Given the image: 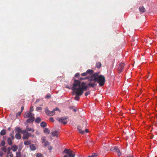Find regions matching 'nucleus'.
Returning a JSON list of instances; mask_svg holds the SVG:
<instances>
[{
  "mask_svg": "<svg viewBox=\"0 0 157 157\" xmlns=\"http://www.w3.org/2000/svg\"><path fill=\"white\" fill-rule=\"evenodd\" d=\"M99 72L95 73L92 75V78H94V80L95 82H97L99 83L100 86H102L104 84L105 82V77L102 75H98Z\"/></svg>",
  "mask_w": 157,
  "mask_h": 157,
  "instance_id": "obj_1",
  "label": "nucleus"
},
{
  "mask_svg": "<svg viewBox=\"0 0 157 157\" xmlns=\"http://www.w3.org/2000/svg\"><path fill=\"white\" fill-rule=\"evenodd\" d=\"M81 83L78 80H74L72 86L71 88L72 90L74 91L73 94H77V92L79 91V90L81 87Z\"/></svg>",
  "mask_w": 157,
  "mask_h": 157,
  "instance_id": "obj_2",
  "label": "nucleus"
},
{
  "mask_svg": "<svg viewBox=\"0 0 157 157\" xmlns=\"http://www.w3.org/2000/svg\"><path fill=\"white\" fill-rule=\"evenodd\" d=\"M24 117L25 118H29L26 121L27 123L33 122L35 119L34 114L29 111L25 113Z\"/></svg>",
  "mask_w": 157,
  "mask_h": 157,
  "instance_id": "obj_3",
  "label": "nucleus"
},
{
  "mask_svg": "<svg viewBox=\"0 0 157 157\" xmlns=\"http://www.w3.org/2000/svg\"><path fill=\"white\" fill-rule=\"evenodd\" d=\"M86 85V83L84 82H83L81 83V86L79 89V91L77 92V95H82L84 91H86L87 90H89L88 87V86L87 85Z\"/></svg>",
  "mask_w": 157,
  "mask_h": 157,
  "instance_id": "obj_4",
  "label": "nucleus"
},
{
  "mask_svg": "<svg viewBox=\"0 0 157 157\" xmlns=\"http://www.w3.org/2000/svg\"><path fill=\"white\" fill-rule=\"evenodd\" d=\"M82 123L83 124V125L82 126H79L78 127V130L79 132L81 134H83L84 132V130L85 129V132H86L88 133V129H85L87 125V122L86 121L84 120V121H83Z\"/></svg>",
  "mask_w": 157,
  "mask_h": 157,
  "instance_id": "obj_5",
  "label": "nucleus"
},
{
  "mask_svg": "<svg viewBox=\"0 0 157 157\" xmlns=\"http://www.w3.org/2000/svg\"><path fill=\"white\" fill-rule=\"evenodd\" d=\"M63 153H66L67 155H65L63 157H74L75 154L74 152L69 149H65L63 152Z\"/></svg>",
  "mask_w": 157,
  "mask_h": 157,
  "instance_id": "obj_6",
  "label": "nucleus"
},
{
  "mask_svg": "<svg viewBox=\"0 0 157 157\" xmlns=\"http://www.w3.org/2000/svg\"><path fill=\"white\" fill-rule=\"evenodd\" d=\"M59 111V109L58 107L56 108L52 111L49 110L48 108H46L45 110V112L49 116H52L54 115L55 114V111Z\"/></svg>",
  "mask_w": 157,
  "mask_h": 157,
  "instance_id": "obj_7",
  "label": "nucleus"
},
{
  "mask_svg": "<svg viewBox=\"0 0 157 157\" xmlns=\"http://www.w3.org/2000/svg\"><path fill=\"white\" fill-rule=\"evenodd\" d=\"M94 71L92 70L88 69L86 72L82 73L81 74L82 76H87L88 75H90L93 74Z\"/></svg>",
  "mask_w": 157,
  "mask_h": 157,
  "instance_id": "obj_8",
  "label": "nucleus"
},
{
  "mask_svg": "<svg viewBox=\"0 0 157 157\" xmlns=\"http://www.w3.org/2000/svg\"><path fill=\"white\" fill-rule=\"evenodd\" d=\"M67 118L66 117H62L60 118H57V120L60 123L63 124H66L67 123V121L66 120Z\"/></svg>",
  "mask_w": 157,
  "mask_h": 157,
  "instance_id": "obj_9",
  "label": "nucleus"
},
{
  "mask_svg": "<svg viewBox=\"0 0 157 157\" xmlns=\"http://www.w3.org/2000/svg\"><path fill=\"white\" fill-rule=\"evenodd\" d=\"M111 150L114 152H117V155L118 156H120L121 155V153L120 152V150L117 147H112L111 149Z\"/></svg>",
  "mask_w": 157,
  "mask_h": 157,
  "instance_id": "obj_10",
  "label": "nucleus"
},
{
  "mask_svg": "<svg viewBox=\"0 0 157 157\" xmlns=\"http://www.w3.org/2000/svg\"><path fill=\"white\" fill-rule=\"evenodd\" d=\"M124 65L125 64L123 63H121L119 64L118 70L120 72H121L122 71L123 69Z\"/></svg>",
  "mask_w": 157,
  "mask_h": 157,
  "instance_id": "obj_11",
  "label": "nucleus"
},
{
  "mask_svg": "<svg viewBox=\"0 0 157 157\" xmlns=\"http://www.w3.org/2000/svg\"><path fill=\"white\" fill-rule=\"evenodd\" d=\"M97 85V84L95 83V82H90L89 83L87 84V85L89 87H94Z\"/></svg>",
  "mask_w": 157,
  "mask_h": 157,
  "instance_id": "obj_12",
  "label": "nucleus"
},
{
  "mask_svg": "<svg viewBox=\"0 0 157 157\" xmlns=\"http://www.w3.org/2000/svg\"><path fill=\"white\" fill-rule=\"evenodd\" d=\"M59 132L58 131H55L51 132V134L53 136L58 137Z\"/></svg>",
  "mask_w": 157,
  "mask_h": 157,
  "instance_id": "obj_13",
  "label": "nucleus"
},
{
  "mask_svg": "<svg viewBox=\"0 0 157 157\" xmlns=\"http://www.w3.org/2000/svg\"><path fill=\"white\" fill-rule=\"evenodd\" d=\"M29 147L31 151H34L36 149V147L35 145L33 144H30L29 145Z\"/></svg>",
  "mask_w": 157,
  "mask_h": 157,
  "instance_id": "obj_14",
  "label": "nucleus"
},
{
  "mask_svg": "<svg viewBox=\"0 0 157 157\" xmlns=\"http://www.w3.org/2000/svg\"><path fill=\"white\" fill-rule=\"evenodd\" d=\"M12 151L14 152L17 151L18 149V146L16 145H13L11 147Z\"/></svg>",
  "mask_w": 157,
  "mask_h": 157,
  "instance_id": "obj_15",
  "label": "nucleus"
},
{
  "mask_svg": "<svg viewBox=\"0 0 157 157\" xmlns=\"http://www.w3.org/2000/svg\"><path fill=\"white\" fill-rule=\"evenodd\" d=\"M21 135L20 133H17L15 135V137L17 140L20 139L21 138Z\"/></svg>",
  "mask_w": 157,
  "mask_h": 157,
  "instance_id": "obj_16",
  "label": "nucleus"
},
{
  "mask_svg": "<svg viewBox=\"0 0 157 157\" xmlns=\"http://www.w3.org/2000/svg\"><path fill=\"white\" fill-rule=\"evenodd\" d=\"M139 11L140 12L144 13L146 12V10L144 6H142L139 8Z\"/></svg>",
  "mask_w": 157,
  "mask_h": 157,
  "instance_id": "obj_17",
  "label": "nucleus"
},
{
  "mask_svg": "<svg viewBox=\"0 0 157 157\" xmlns=\"http://www.w3.org/2000/svg\"><path fill=\"white\" fill-rule=\"evenodd\" d=\"M31 141L29 140H27L25 141L24 144L25 145H28L31 144Z\"/></svg>",
  "mask_w": 157,
  "mask_h": 157,
  "instance_id": "obj_18",
  "label": "nucleus"
},
{
  "mask_svg": "<svg viewBox=\"0 0 157 157\" xmlns=\"http://www.w3.org/2000/svg\"><path fill=\"white\" fill-rule=\"evenodd\" d=\"M15 131L17 132V133H20L22 132L21 128L19 127H16Z\"/></svg>",
  "mask_w": 157,
  "mask_h": 157,
  "instance_id": "obj_19",
  "label": "nucleus"
},
{
  "mask_svg": "<svg viewBox=\"0 0 157 157\" xmlns=\"http://www.w3.org/2000/svg\"><path fill=\"white\" fill-rule=\"evenodd\" d=\"M101 66V64L100 62H98L96 63V67L97 68H99Z\"/></svg>",
  "mask_w": 157,
  "mask_h": 157,
  "instance_id": "obj_20",
  "label": "nucleus"
},
{
  "mask_svg": "<svg viewBox=\"0 0 157 157\" xmlns=\"http://www.w3.org/2000/svg\"><path fill=\"white\" fill-rule=\"evenodd\" d=\"M7 142L8 144L10 145H11L13 144L11 139L10 137L7 138Z\"/></svg>",
  "mask_w": 157,
  "mask_h": 157,
  "instance_id": "obj_21",
  "label": "nucleus"
},
{
  "mask_svg": "<svg viewBox=\"0 0 157 157\" xmlns=\"http://www.w3.org/2000/svg\"><path fill=\"white\" fill-rule=\"evenodd\" d=\"M29 137L28 135H27V133L23 134L22 136V139L23 140H25L28 139Z\"/></svg>",
  "mask_w": 157,
  "mask_h": 157,
  "instance_id": "obj_22",
  "label": "nucleus"
},
{
  "mask_svg": "<svg viewBox=\"0 0 157 157\" xmlns=\"http://www.w3.org/2000/svg\"><path fill=\"white\" fill-rule=\"evenodd\" d=\"M40 126L43 128H44L47 126V124L45 122H42L40 123Z\"/></svg>",
  "mask_w": 157,
  "mask_h": 157,
  "instance_id": "obj_23",
  "label": "nucleus"
},
{
  "mask_svg": "<svg viewBox=\"0 0 157 157\" xmlns=\"http://www.w3.org/2000/svg\"><path fill=\"white\" fill-rule=\"evenodd\" d=\"M6 133V130L4 129H3L1 130L0 132V134L2 136H3L5 135Z\"/></svg>",
  "mask_w": 157,
  "mask_h": 157,
  "instance_id": "obj_24",
  "label": "nucleus"
},
{
  "mask_svg": "<svg viewBox=\"0 0 157 157\" xmlns=\"http://www.w3.org/2000/svg\"><path fill=\"white\" fill-rule=\"evenodd\" d=\"M41 121V118L39 117H37L35 120V121L36 123H39Z\"/></svg>",
  "mask_w": 157,
  "mask_h": 157,
  "instance_id": "obj_25",
  "label": "nucleus"
},
{
  "mask_svg": "<svg viewBox=\"0 0 157 157\" xmlns=\"http://www.w3.org/2000/svg\"><path fill=\"white\" fill-rule=\"evenodd\" d=\"M26 131H31L32 132H33L34 131V129L33 128H26Z\"/></svg>",
  "mask_w": 157,
  "mask_h": 157,
  "instance_id": "obj_26",
  "label": "nucleus"
},
{
  "mask_svg": "<svg viewBox=\"0 0 157 157\" xmlns=\"http://www.w3.org/2000/svg\"><path fill=\"white\" fill-rule=\"evenodd\" d=\"M36 157H44V156L41 153H38L36 154Z\"/></svg>",
  "mask_w": 157,
  "mask_h": 157,
  "instance_id": "obj_27",
  "label": "nucleus"
},
{
  "mask_svg": "<svg viewBox=\"0 0 157 157\" xmlns=\"http://www.w3.org/2000/svg\"><path fill=\"white\" fill-rule=\"evenodd\" d=\"M14 132L13 131L12 132V133H10V136L11 137V138L12 140H14Z\"/></svg>",
  "mask_w": 157,
  "mask_h": 157,
  "instance_id": "obj_28",
  "label": "nucleus"
},
{
  "mask_svg": "<svg viewBox=\"0 0 157 157\" xmlns=\"http://www.w3.org/2000/svg\"><path fill=\"white\" fill-rule=\"evenodd\" d=\"M44 133H47L48 134H49L50 133V131L48 129V128H46L44 130Z\"/></svg>",
  "mask_w": 157,
  "mask_h": 157,
  "instance_id": "obj_29",
  "label": "nucleus"
},
{
  "mask_svg": "<svg viewBox=\"0 0 157 157\" xmlns=\"http://www.w3.org/2000/svg\"><path fill=\"white\" fill-rule=\"evenodd\" d=\"M41 140H42V142L43 143H44L46 141V139L45 137V136H43L41 138Z\"/></svg>",
  "mask_w": 157,
  "mask_h": 157,
  "instance_id": "obj_30",
  "label": "nucleus"
},
{
  "mask_svg": "<svg viewBox=\"0 0 157 157\" xmlns=\"http://www.w3.org/2000/svg\"><path fill=\"white\" fill-rule=\"evenodd\" d=\"M44 143V146L45 147H46L47 146H48V145H50V143L48 141H45V142Z\"/></svg>",
  "mask_w": 157,
  "mask_h": 157,
  "instance_id": "obj_31",
  "label": "nucleus"
},
{
  "mask_svg": "<svg viewBox=\"0 0 157 157\" xmlns=\"http://www.w3.org/2000/svg\"><path fill=\"white\" fill-rule=\"evenodd\" d=\"M1 150L2 151H3L4 152H6V147L5 146H4L2 147L1 149Z\"/></svg>",
  "mask_w": 157,
  "mask_h": 157,
  "instance_id": "obj_32",
  "label": "nucleus"
},
{
  "mask_svg": "<svg viewBox=\"0 0 157 157\" xmlns=\"http://www.w3.org/2000/svg\"><path fill=\"white\" fill-rule=\"evenodd\" d=\"M16 157H20L21 156V154L20 152H17L16 153Z\"/></svg>",
  "mask_w": 157,
  "mask_h": 157,
  "instance_id": "obj_33",
  "label": "nucleus"
},
{
  "mask_svg": "<svg viewBox=\"0 0 157 157\" xmlns=\"http://www.w3.org/2000/svg\"><path fill=\"white\" fill-rule=\"evenodd\" d=\"M11 148L10 147H9L7 148V154H12V152H10Z\"/></svg>",
  "mask_w": 157,
  "mask_h": 157,
  "instance_id": "obj_34",
  "label": "nucleus"
},
{
  "mask_svg": "<svg viewBox=\"0 0 157 157\" xmlns=\"http://www.w3.org/2000/svg\"><path fill=\"white\" fill-rule=\"evenodd\" d=\"M76 96L75 97V99L76 100H78L80 98V97H79V96H81V95H77L76 94Z\"/></svg>",
  "mask_w": 157,
  "mask_h": 157,
  "instance_id": "obj_35",
  "label": "nucleus"
},
{
  "mask_svg": "<svg viewBox=\"0 0 157 157\" xmlns=\"http://www.w3.org/2000/svg\"><path fill=\"white\" fill-rule=\"evenodd\" d=\"M98 154L94 153L92 154L91 156V157H96L98 156Z\"/></svg>",
  "mask_w": 157,
  "mask_h": 157,
  "instance_id": "obj_36",
  "label": "nucleus"
},
{
  "mask_svg": "<svg viewBox=\"0 0 157 157\" xmlns=\"http://www.w3.org/2000/svg\"><path fill=\"white\" fill-rule=\"evenodd\" d=\"M88 77H80L79 78V79L81 80H85L86 79H88Z\"/></svg>",
  "mask_w": 157,
  "mask_h": 157,
  "instance_id": "obj_37",
  "label": "nucleus"
},
{
  "mask_svg": "<svg viewBox=\"0 0 157 157\" xmlns=\"http://www.w3.org/2000/svg\"><path fill=\"white\" fill-rule=\"evenodd\" d=\"M33 111V106H31L30 109V111H29V112H32Z\"/></svg>",
  "mask_w": 157,
  "mask_h": 157,
  "instance_id": "obj_38",
  "label": "nucleus"
},
{
  "mask_svg": "<svg viewBox=\"0 0 157 157\" xmlns=\"http://www.w3.org/2000/svg\"><path fill=\"white\" fill-rule=\"evenodd\" d=\"M90 91H88L86 92L85 94V96H87L90 94Z\"/></svg>",
  "mask_w": 157,
  "mask_h": 157,
  "instance_id": "obj_39",
  "label": "nucleus"
},
{
  "mask_svg": "<svg viewBox=\"0 0 157 157\" xmlns=\"http://www.w3.org/2000/svg\"><path fill=\"white\" fill-rule=\"evenodd\" d=\"M5 141L4 140H2L1 142V145L2 146H4L5 145Z\"/></svg>",
  "mask_w": 157,
  "mask_h": 157,
  "instance_id": "obj_40",
  "label": "nucleus"
},
{
  "mask_svg": "<svg viewBox=\"0 0 157 157\" xmlns=\"http://www.w3.org/2000/svg\"><path fill=\"white\" fill-rule=\"evenodd\" d=\"M80 76V74L78 73H76L75 75V77H79Z\"/></svg>",
  "mask_w": 157,
  "mask_h": 157,
  "instance_id": "obj_41",
  "label": "nucleus"
},
{
  "mask_svg": "<svg viewBox=\"0 0 157 157\" xmlns=\"http://www.w3.org/2000/svg\"><path fill=\"white\" fill-rule=\"evenodd\" d=\"M51 97V96L50 95L48 94L45 97V98H47V99H49V98H50Z\"/></svg>",
  "mask_w": 157,
  "mask_h": 157,
  "instance_id": "obj_42",
  "label": "nucleus"
},
{
  "mask_svg": "<svg viewBox=\"0 0 157 157\" xmlns=\"http://www.w3.org/2000/svg\"><path fill=\"white\" fill-rule=\"evenodd\" d=\"M42 109V108L40 107H37L36 108V110L37 111H38L40 110H41Z\"/></svg>",
  "mask_w": 157,
  "mask_h": 157,
  "instance_id": "obj_43",
  "label": "nucleus"
},
{
  "mask_svg": "<svg viewBox=\"0 0 157 157\" xmlns=\"http://www.w3.org/2000/svg\"><path fill=\"white\" fill-rule=\"evenodd\" d=\"M21 113H22L21 112H18L16 114V116H20V115L21 114Z\"/></svg>",
  "mask_w": 157,
  "mask_h": 157,
  "instance_id": "obj_44",
  "label": "nucleus"
},
{
  "mask_svg": "<svg viewBox=\"0 0 157 157\" xmlns=\"http://www.w3.org/2000/svg\"><path fill=\"white\" fill-rule=\"evenodd\" d=\"M89 80L90 81V82H91L93 81H94V78H92V76H91V78Z\"/></svg>",
  "mask_w": 157,
  "mask_h": 157,
  "instance_id": "obj_45",
  "label": "nucleus"
},
{
  "mask_svg": "<svg viewBox=\"0 0 157 157\" xmlns=\"http://www.w3.org/2000/svg\"><path fill=\"white\" fill-rule=\"evenodd\" d=\"M22 132L24 134H26L27 133V131H26V130H24L22 131Z\"/></svg>",
  "mask_w": 157,
  "mask_h": 157,
  "instance_id": "obj_46",
  "label": "nucleus"
},
{
  "mask_svg": "<svg viewBox=\"0 0 157 157\" xmlns=\"http://www.w3.org/2000/svg\"><path fill=\"white\" fill-rule=\"evenodd\" d=\"M50 120L52 122H53L54 121V120L52 117L50 118Z\"/></svg>",
  "mask_w": 157,
  "mask_h": 157,
  "instance_id": "obj_47",
  "label": "nucleus"
},
{
  "mask_svg": "<svg viewBox=\"0 0 157 157\" xmlns=\"http://www.w3.org/2000/svg\"><path fill=\"white\" fill-rule=\"evenodd\" d=\"M48 149L50 150H52V146H49L48 147Z\"/></svg>",
  "mask_w": 157,
  "mask_h": 157,
  "instance_id": "obj_48",
  "label": "nucleus"
},
{
  "mask_svg": "<svg viewBox=\"0 0 157 157\" xmlns=\"http://www.w3.org/2000/svg\"><path fill=\"white\" fill-rule=\"evenodd\" d=\"M27 134L28 135V136H29V137L30 136H31V134L30 133H29L28 132H27Z\"/></svg>",
  "mask_w": 157,
  "mask_h": 157,
  "instance_id": "obj_49",
  "label": "nucleus"
},
{
  "mask_svg": "<svg viewBox=\"0 0 157 157\" xmlns=\"http://www.w3.org/2000/svg\"><path fill=\"white\" fill-rule=\"evenodd\" d=\"M3 155V154L2 151L0 152V156H2Z\"/></svg>",
  "mask_w": 157,
  "mask_h": 157,
  "instance_id": "obj_50",
  "label": "nucleus"
},
{
  "mask_svg": "<svg viewBox=\"0 0 157 157\" xmlns=\"http://www.w3.org/2000/svg\"><path fill=\"white\" fill-rule=\"evenodd\" d=\"M73 111L75 112H76L77 111V108H75L73 109Z\"/></svg>",
  "mask_w": 157,
  "mask_h": 157,
  "instance_id": "obj_51",
  "label": "nucleus"
},
{
  "mask_svg": "<svg viewBox=\"0 0 157 157\" xmlns=\"http://www.w3.org/2000/svg\"><path fill=\"white\" fill-rule=\"evenodd\" d=\"M24 107L23 106H22L21 107V112H22L23 110H24Z\"/></svg>",
  "mask_w": 157,
  "mask_h": 157,
  "instance_id": "obj_52",
  "label": "nucleus"
},
{
  "mask_svg": "<svg viewBox=\"0 0 157 157\" xmlns=\"http://www.w3.org/2000/svg\"><path fill=\"white\" fill-rule=\"evenodd\" d=\"M10 157H13V155L12 154H10Z\"/></svg>",
  "mask_w": 157,
  "mask_h": 157,
  "instance_id": "obj_53",
  "label": "nucleus"
},
{
  "mask_svg": "<svg viewBox=\"0 0 157 157\" xmlns=\"http://www.w3.org/2000/svg\"><path fill=\"white\" fill-rule=\"evenodd\" d=\"M126 157H133V156L132 155H128L126 156Z\"/></svg>",
  "mask_w": 157,
  "mask_h": 157,
  "instance_id": "obj_54",
  "label": "nucleus"
},
{
  "mask_svg": "<svg viewBox=\"0 0 157 157\" xmlns=\"http://www.w3.org/2000/svg\"><path fill=\"white\" fill-rule=\"evenodd\" d=\"M66 88H68L69 89H70V88L68 86H66Z\"/></svg>",
  "mask_w": 157,
  "mask_h": 157,
  "instance_id": "obj_55",
  "label": "nucleus"
},
{
  "mask_svg": "<svg viewBox=\"0 0 157 157\" xmlns=\"http://www.w3.org/2000/svg\"><path fill=\"white\" fill-rule=\"evenodd\" d=\"M10 129H11V128H10V127H9V128H8V130H9V131H10Z\"/></svg>",
  "mask_w": 157,
  "mask_h": 157,
  "instance_id": "obj_56",
  "label": "nucleus"
},
{
  "mask_svg": "<svg viewBox=\"0 0 157 157\" xmlns=\"http://www.w3.org/2000/svg\"><path fill=\"white\" fill-rule=\"evenodd\" d=\"M72 107H71H71H70V109H72Z\"/></svg>",
  "mask_w": 157,
  "mask_h": 157,
  "instance_id": "obj_57",
  "label": "nucleus"
},
{
  "mask_svg": "<svg viewBox=\"0 0 157 157\" xmlns=\"http://www.w3.org/2000/svg\"><path fill=\"white\" fill-rule=\"evenodd\" d=\"M87 157H91V156H90V155H89Z\"/></svg>",
  "mask_w": 157,
  "mask_h": 157,
  "instance_id": "obj_58",
  "label": "nucleus"
},
{
  "mask_svg": "<svg viewBox=\"0 0 157 157\" xmlns=\"http://www.w3.org/2000/svg\"><path fill=\"white\" fill-rule=\"evenodd\" d=\"M149 78L148 76H147V78Z\"/></svg>",
  "mask_w": 157,
  "mask_h": 157,
  "instance_id": "obj_59",
  "label": "nucleus"
},
{
  "mask_svg": "<svg viewBox=\"0 0 157 157\" xmlns=\"http://www.w3.org/2000/svg\"><path fill=\"white\" fill-rule=\"evenodd\" d=\"M132 40H134V39H133L132 38Z\"/></svg>",
  "mask_w": 157,
  "mask_h": 157,
  "instance_id": "obj_60",
  "label": "nucleus"
},
{
  "mask_svg": "<svg viewBox=\"0 0 157 157\" xmlns=\"http://www.w3.org/2000/svg\"><path fill=\"white\" fill-rule=\"evenodd\" d=\"M132 40H134V39H133L132 38Z\"/></svg>",
  "mask_w": 157,
  "mask_h": 157,
  "instance_id": "obj_61",
  "label": "nucleus"
}]
</instances>
